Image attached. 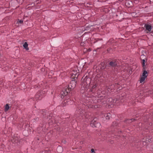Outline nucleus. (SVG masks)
<instances>
[{"label":"nucleus","instance_id":"nucleus-27","mask_svg":"<svg viewBox=\"0 0 153 153\" xmlns=\"http://www.w3.org/2000/svg\"><path fill=\"white\" fill-rule=\"evenodd\" d=\"M88 51H91V50L90 49H89L88 50Z\"/></svg>","mask_w":153,"mask_h":153},{"label":"nucleus","instance_id":"nucleus-23","mask_svg":"<svg viewBox=\"0 0 153 153\" xmlns=\"http://www.w3.org/2000/svg\"><path fill=\"white\" fill-rule=\"evenodd\" d=\"M97 86V85L96 84H95V85H93L92 87L93 89L95 88Z\"/></svg>","mask_w":153,"mask_h":153},{"label":"nucleus","instance_id":"nucleus-7","mask_svg":"<svg viewBox=\"0 0 153 153\" xmlns=\"http://www.w3.org/2000/svg\"><path fill=\"white\" fill-rule=\"evenodd\" d=\"M71 75V78L73 79H75V78L77 77L79 74L77 73H76V71H74L72 72Z\"/></svg>","mask_w":153,"mask_h":153},{"label":"nucleus","instance_id":"nucleus-4","mask_svg":"<svg viewBox=\"0 0 153 153\" xmlns=\"http://www.w3.org/2000/svg\"><path fill=\"white\" fill-rule=\"evenodd\" d=\"M91 125L92 127H98L100 126V123H97L95 119H94L91 121Z\"/></svg>","mask_w":153,"mask_h":153},{"label":"nucleus","instance_id":"nucleus-14","mask_svg":"<svg viewBox=\"0 0 153 153\" xmlns=\"http://www.w3.org/2000/svg\"><path fill=\"white\" fill-rule=\"evenodd\" d=\"M23 46L25 49L27 50H29V48H28V44L27 42H25L23 45Z\"/></svg>","mask_w":153,"mask_h":153},{"label":"nucleus","instance_id":"nucleus-13","mask_svg":"<svg viewBox=\"0 0 153 153\" xmlns=\"http://www.w3.org/2000/svg\"><path fill=\"white\" fill-rule=\"evenodd\" d=\"M57 151L59 153L61 152L62 151V148L61 146H59L57 147Z\"/></svg>","mask_w":153,"mask_h":153},{"label":"nucleus","instance_id":"nucleus-2","mask_svg":"<svg viewBox=\"0 0 153 153\" xmlns=\"http://www.w3.org/2000/svg\"><path fill=\"white\" fill-rule=\"evenodd\" d=\"M100 99H98L97 100H95L93 102H92L94 103H96L97 102H99L100 101V102H102L103 104H105L107 103L108 105H114L115 103L116 102L117 100L115 99H113L112 98H108L106 101H103L102 100L101 101Z\"/></svg>","mask_w":153,"mask_h":153},{"label":"nucleus","instance_id":"nucleus-30","mask_svg":"<svg viewBox=\"0 0 153 153\" xmlns=\"http://www.w3.org/2000/svg\"><path fill=\"white\" fill-rule=\"evenodd\" d=\"M152 151H153V150Z\"/></svg>","mask_w":153,"mask_h":153},{"label":"nucleus","instance_id":"nucleus-21","mask_svg":"<svg viewBox=\"0 0 153 153\" xmlns=\"http://www.w3.org/2000/svg\"><path fill=\"white\" fill-rule=\"evenodd\" d=\"M121 133V131H119L118 132V133H113V134H115V135H119L120 134V133Z\"/></svg>","mask_w":153,"mask_h":153},{"label":"nucleus","instance_id":"nucleus-28","mask_svg":"<svg viewBox=\"0 0 153 153\" xmlns=\"http://www.w3.org/2000/svg\"><path fill=\"white\" fill-rule=\"evenodd\" d=\"M93 98L94 99V98H95V97H93Z\"/></svg>","mask_w":153,"mask_h":153},{"label":"nucleus","instance_id":"nucleus-24","mask_svg":"<svg viewBox=\"0 0 153 153\" xmlns=\"http://www.w3.org/2000/svg\"><path fill=\"white\" fill-rule=\"evenodd\" d=\"M145 60L144 59H143V61H142V65H143V66H145Z\"/></svg>","mask_w":153,"mask_h":153},{"label":"nucleus","instance_id":"nucleus-25","mask_svg":"<svg viewBox=\"0 0 153 153\" xmlns=\"http://www.w3.org/2000/svg\"><path fill=\"white\" fill-rule=\"evenodd\" d=\"M18 22L19 23H20V24H22V23H23V21L22 20H19L18 21Z\"/></svg>","mask_w":153,"mask_h":153},{"label":"nucleus","instance_id":"nucleus-15","mask_svg":"<svg viewBox=\"0 0 153 153\" xmlns=\"http://www.w3.org/2000/svg\"><path fill=\"white\" fill-rule=\"evenodd\" d=\"M41 95V94L39 93H37L36 96V98H38L39 100H40L41 98H40V97Z\"/></svg>","mask_w":153,"mask_h":153},{"label":"nucleus","instance_id":"nucleus-20","mask_svg":"<svg viewBox=\"0 0 153 153\" xmlns=\"http://www.w3.org/2000/svg\"><path fill=\"white\" fill-rule=\"evenodd\" d=\"M148 139V141L150 142H152L153 141V139L152 138H151V137H149V138Z\"/></svg>","mask_w":153,"mask_h":153},{"label":"nucleus","instance_id":"nucleus-22","mask_svg":"<svg viewBox=\"0 0 153 153\" xmlns=\"http://www.w3.org/2000/svg\"><path fill=\"white\" fill-rule=\"evenodd\" d=\"M107 90L108 92H110L111 90V87L110 86V87H108L107 88Z\"/></svg>","mask_w":153,"mask_h":153},{"label":"nucleus","instance_id":"nucleus-16","mask_svg":"<svg viewBox=\"0 0 153 153\" xmlns=\"http://www.w3.org/2000/svg\"><path fill=\"white\" fill-rule=\"evenodd\" d=\"M93 105H91L90 103V102L88 104H87L86 106H87L89 108H93L94 106Z\"/></svg>","mask_w":153,"mask_h":153},{"label":"nucleus","instance_id":"nucleus-8","mask_svg":"<svg viewBox=\"0 0 153 153\" xmlns=\"http://www.w3.org/2000/svg\"><path fill=\"white\" fill-rule=\"evenodd\" d=\"M144 27L146 28V30L148 31L147 33L151 31L152 26L151 25L146 24L145 25Z\"/></svg>","mask_w":153,"mask_h":153},{"label":"nucleus","instance_id":"nucleus-19","mask_svg":"<svg viewBox=\"0 0 153 153\" xmlns=\"http://www.w3.org/2000/svg\"><path fill=\"white\" fill-rule=\"evenodd\" d=\"M141 143H143V145H146V142L145 140H144V139L141 142H140Z\"/></svg>","mask_w":153,"mask_h":153},{"label":"nucleus","instance_id":"nucleus-6","mask_svg":"<svg viewBox=\"0 0 153 153\" xmlns=\"http://www.w3.org/2000/svg\"><path fill=\"white\" fill-rule=\"evenodd\" d=\"M76 112L78 114H80L82 116L83 115H84L86 117L85 114H84V113H85V112L83 110V109L82 108H79L76 110Z\"/></svg>","mask_w":153,"mask_h":153},{"label":"nucleus","instance_id":"nucleus-3","mask_svg":"<svg viewBox=\"0 0 153 153\" xmlns=\"http://www.w3.org/2000/svg\"><path fill=\"white\" fill-rule=\"evenodd\" d=\"M148 75V72L146 70H143L142 76L140 78V83L143 82Z\"/></svg>","mask_w":153,"mask_h":153},{"label":"nucleus","instance_id":"nucleus-5","mask_svg":"<svg viewBox=\"0 0 153 153\" xmlns=\"http://www.w3.org/2000/svg\"><path fill=\"white\" fill-rule=\"evenodd\" d=\"M82 87L85 89H86L88 88V84L86 82L85 78L84 79H82Z\"/></svg>","mask_w":153,"mask_h":153},{"label":"nucleus","instance_id":"nucleus-12","mask_svg":"<svg viewBox=\"0 0 153 153\" xmlns=\"http://www.w3.org/2000/svg\"><path fill=\"white\" fill-rule=\"evenodd\" d=\"M10 108V106L7 104H6L5 106L4 111L5 112H7Z\"/></svg>","mask_w":153,"mask_h":153},{"label":"nucleus","instance_id":"nucleus-11","mask_svg":"<svg viewBox=\"0 0 153 153\" xmlns=\"http://www.w3.org/2000/svg\"><path fill=\"white\" fill-rule=\"evenodd\" d=\"M71 102H73V101H71L70 99H68L67 100H64V102L65 103V105L66 104H71Z\"/></svg>","mask_w":153,"mask_h":153},{"label":"nucleus","instance_id":"nucleus-18","mask_svg":"<svg viewBox=\"0 0 153 153\" xmlns=\"http://www.w3.org/2000/svg\"><path fill=\"white\" fill-rule=\"evenodd\" d=\"M4 86L3 82L2 81H0V87H2Z\"/></svg>","mask_w":153,"mask_h":153},{"label":"nucleus","instance_id":"nucleus-10","mask_svg":"<svg viewBox=\"0 0 153 153\" xmlns=\"http://www.w3.org/2000/svg\"><path fill=\"white\" fill-rule=\"evenodd\" d=\"M111 116V114L109 113L105 114L104 115V117H105L106 119H109Z\"/></svg>","mask_w":153,"mask_h":153},{"label":"nucleus","instance_id":"nucleus-1","mask_svg":"<svg viewBox=\"0 0 153 153\" xmlns=\"http://www.w3.org/2000/svg\"><path fill=\"white\" fill-rule=\"evenodd\" d=\"M75 79H73L71 81L68 85V89L65 88L63 89L62 91L61 92V97L62 98L64 97V96L67 95L68 92L71 90L73 89L76 85V82L75 81Z\"/></svg>","mask_w":153,"mask_h":153},{"label":"nucleus","instance_id":"nucleus-9","mask_svg":"<svg viewBox=\"0 0 153 153\" xmlns=\"http://www.w3.org/2000/svg\"><path fill=\"white\" fill-rule=\"evenodd\" d=\"M117 65V63L115 62L111 61L109 63V65L111 67H115Z\"/></svg>","mask_w":153,"mask_h":153},{"label":"nucleus","instance_id":"nucleus-17","mask_svg":"<svg viewBox=\"0 0 153 153\" xmlns=\"http://www.w3.org/2000/svg\"><path fill=\"white\" fill-rule=\"evenodd\" d=\"M134 119H132L130 120H128L127 121V122L128 123H129L132 121H133L134 120Z\"/></svg>","mask_w":153,"mask_h":153},{"label":"nucleus","instance_id":"nucleus-29","mask_svg":"<svg viewBox=\"0 0 153 153\" xmlns=\"http://www.w3.org/2000/svg\"><path fill=\"white\" fill-rule=\"evenodd\" d=\"M91 103H92V102H91Z\"/></svg>","mask_w":153,"mask_h":153},{"label":"nucleus","instance_id":"nucleus-26","mask_svg":"<svg viewBox=\"0 0 153 153\" xmlns=\"http://www.w3.org/2000/svg\"><path fill=\"white\" fill-rule=\"evenodd\" d=\"M91 153H93V152H94V150L93 149H91Z\"/></svg>","mask_w":153,"mask_h":153}]
</instances>
